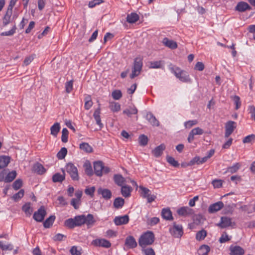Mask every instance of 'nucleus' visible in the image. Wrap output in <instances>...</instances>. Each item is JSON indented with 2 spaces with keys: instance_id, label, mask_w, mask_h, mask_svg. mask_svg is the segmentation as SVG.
<instances>
[{
  "instance_id": "f257e3e1",
  "label": "nucleus",
  "mask_w": 255,
  "mask_h": 255,
  "mask_svg": "<svg viewBox=\"0 0 255 255\" xmlns=\"http://www.w3.org/2000/svg\"><path fill=\"white\" fill-rule=\"evenodd\" d=\"M155 237L153 233L151 231H147L143 233L138 239L139 246L142 248L151 245L154 241Z\"/></svg>"
},
{
  "instance_id": "f03ea898",
  "label": "nucleus",
  "mask_w": 255,
  "mask_h": 255,
  "mask_svg": "<svg viewBox=\"0 0 255 255\" xmlns=\"http://www.w3.org/2000/svg\"><path fill=\"white\" fill-rule=\"evenodd\" d=\"M170 70L175 77L182 82L190 83L191 82V79L188 73L181 70L179 67L173 66L170 68Z\"/></svg>"
},
{
  "instance_id": "7ed1b4c3",
  "label": "nucleus",
  "mask_w": 255,
  "mask_h": 255,
  "mask_svg": "<svg viewBox=\"0 0 255 255\" xmlns=\"http://www.w3.org/2000/svg\"><path fill=\"white\" fill-rule=\"evenodd\" d=\"M94 169L95 174L98 176H101L104 173H108L110 170L108 167L104 166L103 162L101 161L94 163Z\"/></svg>"
},
{
  "instance_id": "20e7f679",
  "label": "nucleus",
  "mask_w": 255,
  "mask_h": 255,
  "mask_svg": "<svg viewBox=\"0 0 255 255\" xmlns=\"http://www.w3.org/2000/svg\"><path fill=\"white\" fill-rule=\"evenodd\" d=\"M142 67V62L140 58H136L134 59L133 66L132 68V73L130 75L131 79L139 75L140 73Z\"/></svg>"
},
{
  "instance_id": "39448f33",
  "label": "nucleus",
  "mask_w": 255,
  "mask_h": 255,
  "mask_svg": "<svg viewBox=\"0 0 255 255\" xmlns=\"http://www.w3.org/2000/svg\"><path fill=\"white\" fill-rule=\"evenodd\" d=\"M66 170L73 180H79V177L77 168L73 163H67L66 166Z\"/></svg>"
},
{
  "instance_id": "423d86ee",
  "label": "nucleus",
  "mask_w": 255,
  "mask_h": 255,
  "mask_svg": "<svg viewBox=\"0 0 255 255\" xmlns=\"http://www.w3.org/2000/svg\"><path fill=\"white\" fill-rule=\"evenodd\" d=\"M139 189L141 191L142 197L146 199L148 203L152 202L156 198V196L155 195L151 194L150 190L147 188L140 186H139Z\"/></svg>"
},
{
  "instance_id": "0eeeda50",
  "label": "nucleus",
  "mask_w": 255,
  "mask_h": 255,
  "mask_svg": "<svg viewBox=\"0 0 255 255\" xmlns=\"http://www.w3.org/2000/svg\"><path fill=\"white\" fill-rule=\"evenodd\" d=\"M91 245L96 247L109 248L111 247L110 241L105 239H96L91 242Z\"/></svg>"
},
{
  "instance_id": "6e6552de",
  "label": "nucleus",
  "mask_w": 255,
  "mask_h": 255,
  "mask_svg": "<svg viewBox=\"0 0 255 255\" xmlns=\"http://www.w3.org/2000/svg\"><path fill=\"white\" fill-rule=\"evenodd\" d=\"M169 232L175 238H180L183 234L182 226L175 223H174L173 227L170 228Z\"/></svg>"
},
{
  "instance_id": "1a4fd4ad",
  "label": "nucleus",
  "mask_w": 255,
  "mask_h": 255,
  "mask_svg": "<svg viewBox=\"0 0 255 255\" xmlns=\"http://www.w3.org/2000/svg\"><path fill=\"white\" fill-rule=\"evenodd\" d=\"M46 214V211L43 206H41L37 211L35 212L33 216V219L37 222H42Z\"/></svg>"
},
{
  "instance_id": "9d476101",
  "label": "nucleus",
  "mask_w": 255,
  "mask_h": 255,
  "mask_svg": "<svg viewBox=\"0 0 255 255\" xmlns=\"http://www.w3.org/2000/svg\"><path fill=\"white\" fill-rule=\"evenodd\" d=\"M229 251L230 255H244L245 254L244 249L238 245H231Z\"/></svg>"
},
{
  "instance_id": "9b49d317",
  "label": "nucleus",
  "mask_w": 255,
  "mask_h": 255,
  "mask_svg": "<svg viewBox=\"0 0 255 255\" xmlns=\"http://www.w3.org/2000/svg\"><path fill=\"white\" fill-rule=\"evenodd\" d=\"M236 128V123L233 121H229L226 124V131L225 136L226 137H229L234 131Z\"/></svg>"
},
{
  "instance_id": "f8f14e48",
  "label": "nucleus",
  "mask_w": 255,
  "mask_h": 255,
  "mask_svg": "<svg viewBox=\"0 0 255 255\" xmlns=\"http://www.w3.org/2000/svg\"><path fill=\"white\" fill-rule=\"evenodd\" d=\"M224 207V203L222 201H218L215 203L210 205L208 208V211L210 214L216 213Z\"/></svg>"
},
{
  "instance_id": "ddd939ff",
  "label": "nucleus",
  "mask_w": 255,
  "mask_h": 255,
  "mask_svg": "<svg viewBox=\"0 0 255 255\" xmlns=\"http://www.w3.org/2000/svg\"><path fill=\"white\" fill-rule=\"evenodd\" d=\"M204 133L203 130L198 127L194 128L192 129V130L190 132L188 137V141L189 143H191L194 139V136L197 135H201Z\"/></svg>"
},
{
  "instance_id": "4468645a",
  "label": "nucleus",
  "mask_w": 255,
  "mask_h": 255,
  "mask_svg": "<svg viewBox=\"0 0 255 255\" xmlns=\"http://www.w3.org/2000/svg\"><path fill=\"white\" fill-rule=\"evenodd\" d=\"M97 193L106 200L110 199L112 197V192L108 189L100 187L97 190Z\"/></svg>"
},
{
  "instance_id": "2eb2a0df",
  "label": "nucleus",
  "mask_w": 255,
  "mask_h": 255,
  "mask_svg": "<svg viewBox=\"0 0 255 255\" xmlns=\"http://www.w3.org/2000/svg\"><path fill=\"white\" fill-rule=\"evenodd\" d=\"M114 221L117 226L127 224L129 222V217L127 215L123 216H117L115 218Z\"/></svg>"
},
{
  "instance_id": "dca6fc26",
  "label": "nucleus",
  "mask_w": 255,
  "mask_h": 255,
  "mask_svg": "<svg viewBox=\"0 0 255 255\" xmlns=\"http://www.w3.org/2000/svg\"><path fill=\"white\" fill-rule=\"evenodd\" d=\"M231 225L232 219L227 217H222L220 219V222L217 224V226L221 228H225Z\"/></svg>"
},
{
  "instance_id": "f3484780",
  "label": "nucleus",
  "mask_w": 255,
  "mask_h": 255,
  "mask_svg": "<svg viewBox=\"0 0 255 255\" xmlns=\"http://www.w3.org/2000/svg\"><path fill=\"white\" fill-rule=\"evenodd\" d=\"M125 245L129 249H134L137 247V244L133 237L129 236L126 239Z\"/></svg>"
},
{
  "instance_id": "a211bd4d",
  "label": "nucleus",
  "mask_w": 255,
  "mask_h": 255,
  "mask_svg": "<svg viewBox=\"0 0 255 255\" xmlns=\"http://www.w3.org/2000/svg\"><path fill=\"white\" fill-rule=\"evenodd\" d=\"M251 9V7L249 4L244 1L238 2L236 6V10L239 12H244L246 10H250Z\"/></svg>"
},
{
  "instance_id": "6ab92c4d",
  "label": "nucleus",
  "mask_w": 255,
  "mask_h": 255,
  "mask_svg": "<svg viewBox=\"0 0 255 255\" xmlns=\"http://www.w3.org/2000/svg\"><path fill=\"white\" fill-rule=\"evenodd\" d=\"M100 111V108H97L94 113L93 117L96 122V124L99 126L100 129H101L103 128L104 125L101 122Z\"/></svg>"
},
{
  "instance_id": "aec40b11",
  "label": "nucleus",
  "mask_w": 255,
  "mask_h": 255,
  "mask_svg": "<svg viewBox=\"0 0 255 255\" xmlns=\"http://www.w3.org/2000/svg\"><path fill=\"white\" fill-rule=\"evenodd\" d=\"M139 15L135 12H131L127 16V21L129 23H134L138 20Z\"/></svg>"
},
{
  "instance_id": "412c9836",
  "label": "nucleus",
  "mask_w": 255,
  "mask_h": 255,
  "mask_svg": "<svg viewBox=\"0 0 255 255\" xmlns=\"http://www.w3.org/2000/svg\"><path fill=\"white\" fill-rule=\"evenodd\" d=\"M162 42L164 45L172 49H175L177 47L176 42L172 40H170L166 37L163 38Z\"/></svg>"
},
{
  "instance_id": "4be33fe9",
  "label": "nucleus",
  "mask_w": 255,
  "mask_h": 255,
  "mask_svg": "<svg viewBox=\"0 0 255 255\" xmlns=\"http://www.w3.org/2000/svg\"><path fill=\"white\" fill-rule=\"evenodd\" d=\"M146 120L153 126H158L159 122L151 113H148L146 115Z\"/></svg>"
},
{
  "instance_id": "5701e85b",
  "label": "nucleus",
  "mask_w": 255,
  "mask_h": 255,
  "mask_svg": "<svg viewBox=\"0 0 255 255\" xmlns=\"http://www.w3.org/2000/svg\"><path fill=\"white\" fill-rule=\"evenodd\" d=\"M165 148V146L164 144H161L156 147L154 149L152 150V154L156 157H159L162 154Z\"/></svg>"
},
{
  "instance_id": "b1692460",
  "label": "nucleus",
  "mask_w": 255,
  "mask_h": 255,
  "mask_svg": "<svg viewBox=\"0 0 255 255\" xmlns=\"http://www.w3.org/2000/svg\"><path fill=\"white\" fill-rule=\"evenodd\" d=\"M63 174L57 173L52 176V181L54 182H62L65 179V173L64 170H62Z\"/></svg>"
},
{
  "instance_id": "393cba45",
  "label": "nucleus",
  "mask_w": 255,
  "mask_h": 255,
  "mask_svg": "<svg viewBox=\"0 0 255 255\" xmlns=\"http://www.w3.org/2000/svg\"><path fill=\"white\" fill-rule=\"evenodd\" d=\"M192 213V209L188 207H183L177 210V213L180 216H186Z\"/></svg>"
},
{
  "instance_id": "a878e982",
  "label": "nucleus",
  "mask_w": 255,
  "mask_h": 255,
  "mask_svg": "<svg viewBox=\"0 0 255 255\" xmlns=\"http://www.w3.org/2000/svg\"><path fill=\"white\" fill-rule=\"evenodd\" d=\"M114 180L120 186H122L126 181L125 178L121 174H115L114 176Z\"/></svg>"
},
{
  "instance_id": "bb28decb",
  "label": "nucleus",
  "mask_w": 255,
  "mask_h": 255,
  "mask_svg": "<svg viewBox=\"0 0 255 255\" xmlns=\"http://www.w3.org/2000/svg\"><path fill=\"white\" fill-rule=\"evenodd\" d=\"M22 211L25 213L26 216H30L33 212V209L31 206L30 203H27L22 207Z\"/></svg>"
},
{
  "instance_id": "cd10ccee",
  "label": "nucleus",
  "mask_w": 255,
  "mask_h": 255,
  "mask_svg": "<svg viewBox=\"0 0 255 255\" xmlns=\"http://www.w3.org/2000/svg\"><path fill=\"white\" fill-rule=\"evenodd\" d=\"M33 169L35 172L40 175L43 174L46 171L43 165L39 163H35L33 165Z\"/></svg>"
},
{
  "instance_id": "c85d7f7f",
  "label": "nucleus",
  "mask_w": 255,
  "mask_h": 255,
  "mask_svg": "<svg viewBox=\"0 0 255 255\" xmlns=\"http://www.w3.org/2000/svg\"><path fill=\"white\" fill-rule=\"evenodd\" d=\"M121 187V193L122 195L125 197H129L130 195L132 188L128 185H123Z\"/></svg>"
},
{
  "instance_id": "c756f323",
  "label": "nucleus",
  "mask_w": 255,
  "mask_h": 255,
  "mask_svg": "<svg viewBox=\"0 0 255 255\" xmlns=\"http://www.w3.org/2000/svg\"><path fill=\"white\" fill-rule=\"evenodd\" d=\"M60 124L59 123H55L50 128L51 134L54 136H56L60 131Z\"/></svg>"
},
{
  "instance_id": "7c9ffc66",
  "label": "nucleus",
  "mask_w": 255,
  "mask_h": 255,
  "mask_svg": "<svg viewBox=\"0 0 255 255\" xmlns=\"http://www.w3.org/2000/svg\"><path fill=\"white\" fill-rule=\"evenodd\" d=\"M161 215L162 218L166 220L172 219V213L169 209H163L161 212Z\"/></svg>"
},
{
  "instance_id": "2f4dec72",
  "label": "nucleus",
  "mask_w": 255,
  "mask_h": 255,
  "mask_svg": "<svg viewBox=\"0 0 255 255\" xmlns=\"http://www.w3.org/2000/svg\"><path fill=\"white\" fill-rule=\"evenodd\" d=\"M10 162V158L8 156H0V169L5 167Z\"/></svg>"
},
{
  "instance_id": "473e14b6",
  "label": "nucleus",
  "mask_w": 255,
  "mask_h": 255,
  "mask_svg": "<svg viewBox=\"0 0 255 255\" xmlns=\"http://www.w3.org/2000/svg\"><path fill=\"white\" fill-rule=\"evenodd\" d=\"M210 248L208 245H202L198 250L199 255H208Z\"/></svg>"
},
{
  "instance_id": "72a5a7b5",
  "label": "nucleus",
  "mask_w": 255,
  "mask_h": 255,
  "mask_svg": "<svg viewBox=\"0 0 255 255\" xmlns=\"http://www.w3.org/2000/svg\"><path fill=\"white\" fill-rule=\"evenodd\" d=\"M12 13V12L6 10V13L2 18V24L4 26H6L10 23Z\"/></svg>"
},
{
  "instance_id": "f704fd0d",
  "label": "nucleus",
  "mask_w": 255,
  "mask_h": 255,
  "mask_svg": "<svg viewBox=\"0 0 255 255\" xmlns=\"http://www.w3.org/2000/svg\"><path fill=\"white\" fill-rule=\"evenodd\" d=\"M76 227L80 226L85 224L84 215H79L74 218Z\"/></svg>"
},
{
  "instance_id": "c9c22d12",
  "label": "nucleus",
  "mask_w": 255,
  "mask_h": 255,
  "mask_svg": "<svg viewBox=\"0 0 255 255\" xmlns=\"http://www.w3.org/2000/svg\"><path fill=\"white\" fill-rule=\"evenodd\" d=\"M125 201L122 198L118 197L114 202V206L117 209L121 208L124 205Z\"/></svg>"
},
{
  "instance_id": "e433bc0d",
  "label": "nucleus",
  "mask_w": 255,
  "mask_h": 255,
  "mask_svg": "<svg viewBox=\"0 0 255 255\" xmlns=\"http://www.w3.org/2000/svg\"><path fill=\"white\" fill-rule=\"evenodd\" d=\"M55 219V216H50L43 223V226L45 228H49L51 226Z\"/></svg>"
},
{
  "instance_id": "4c0bfd02",
  "label": "nucleus",
  "mask_w": 255,
  "mask_h": 255,
  "mask_svg": "<svg viewBox=\"0 0 255 255\" xmlns=\"http://www.w3.org/2000/svg\"><path fill=\"white\" fill-rule=\"evenodd\" d=\"M16 176V172L15 171H12L9 172L4 178L5 182H10L14 179Z\"/></svg>"
},
{
  "instance_id": "58836bf2",
  "label": "nucleus",
  "mask_w": 255,
  "mask_h": 255,
  "mask_svg": "<svg viewBox=\"0 0 255 255\" xmlns=\"http://www.w3.org/2000/svg\"><path fill=\"white\" fill-rule=\"evenodd\" d=\"M84 220L85 224L88 226L92 225L95 222L93 215L90 214H88L86 216L84 215Z\"/></svg>"
},
{
  "instance_id": "ea45409f",
  "label": "nucleus",
  "mask_w": 255,
  "mask_h": 255,
  "mask_svg": "<svg viewBox=\"0 0 255 255\" xmlns=\"http://www.w3.org/2000/svg\"><path fill=\"white\" fill-rule=\"evenodd\" d=\"M84 100L85 101L84 108L86 110H89L93 105V102L91 100V97L89 95L86 96Z\"/></svg>"
},
{
  "instance_id": "a19ab883",
  "label": "nucleus",
  "mask_w": 255,
  "mask_h": 255,
  "mask_svg": "<svg viewBox=\"0 0 255 255\" xmlns=\"http://www.w3.org/2000/svg\"><path fill=\"white\" fill-rule=\"evenodd\" d=\"M207 232L203 229L198 232L196 235V239L197 241H200L204 240L207 236Z\"/></svg>"
},
{
  "instance_id": "79ce46f5",
  "label": "nucleus",
  "mask_w": 255,
  "mask_h": 255,
  "mask_svg": "<svg viewBox=\"0 0 255 255\" xmlns=\"http://www.w3.org/2000/svg\"><path fill=\"white\" fill-rule=\"evenodd\" d=\"M80 148L86 152H91L93 151L92 147L88 143L83 142L80 144Z\"/></svg>"
},
{
  "instance_id": "37998d69",
  "label": "nucleus",
  "mask_w": 255,
  "mask_h": 255,
  "mask_svg": "<svg viewBox=\"0 0 255 255\" xmlns=\"http://www.w3.org/2000/svg\"><path fill=\"white\" fill-rule=\"evenodd\" d=\"M64 226L69 229H73L76 227L74 218H69L64 222Z\"/></svg>"
},
{
  "instance_id": "c03bdc74",
  "label": "nucleus",
  "mask_w": 255,
  "mask_h": 255,
  "mask_svg": "<svg viewBox=\"0 0 255 255\" xmlns=\"http://www.w3.org/2000/svg\"><path fill=\"white\" fill-rule=\"evenodd\" d=\"M85 173L89 176H91L93 174L92 168L91 164L89 162H86L84 164Z\"/></svg>"
},
{
  "instance_id": "a18cd8bd",
  "label": "nucleus",
  "mask_w": 255,
  "mask_h": 255,
  "mask_svg": "<svg viewBox=\"0 0 255 255\" xmlns=\"http://www.w3.org/2000/svg\"><path fill=\"white\" fill-rule=\"evenodd\" d=\"M240 167L241 164L239 163H236L233 166L228 167L227 171L231 173H234L236 172L239 169Z\"/></svg>"
},
{
  "instance_id": "49530a36",
  "label": "nucleus",
  "mask_w": 255,
  "mask_h": 255,
  "mask_svg": "<svg viewBox=\"0 0 255 255\" xmlns=\"http://www.w3.org/2000/svg\"><path fill=\"white\" fill-rule=\"evenodd\" d=\"M137 110L135 107H131L129 109H127L123 111L124 114L127 115L128 116H130L131 115L136 114Z\"/></svg>"
},
{
  "instance_id": "de8ad7c7",
  "label": "nucleus",
  "mask_w": 255,
  "mask_h": 255,
  "mask_svg": "<svg viewBox=\"0 0 255 255\" xmlns=\"http://www.w3.org/2000/svg\"><path fill=\"white\" fill-rule=\"evenodd\" d=\"M67 153V148L62 147L57 154V157L59 159H63L65 158Z\"/></svg>"
},
{
  "instance_id": "09e8293b",
  "label": "nucleus",
  "mask_w": 255,
  "mask_h": 255,
  "mask_svg": "<svg viewBox=\"0 0 255 255\" xmlns=\"http://www.w3.org/2000/svg\"><path fill=\"white\" fill-rule=\"evenodd\" d=\"M69 131L66 128H63L62 131L61 140L66 143L68 141Z\"/></svg>"
},
{
  "instance_id": "8fccbe9b",
  "label": "nucleus",
  "mask_w": 255,
  "mask_h": 255,
  "mask_svg": "<svg viewBox=\"0 0 255 255\" xmlns=\"http://www.w3.org/2000/svg\"><path fill=\"white\" fill-rule=\"evenodd\" d=\"M138 139L140 145L145 146L147 144L148 138L146 135L144 134L140 135L139 136Z\"/></svg>"
},
{
  "instance_id": "3c124183",
  "label": "nucleus",
  "mask_w": 255,
  "mask_h": 255,
  "mask_svg": "<svg viewBox=\"0 0 255 255\" xmlns=\"http://www.w3.org/2000/svg\"><path fill=\"white\" fill-rule=\"evenodd\" d=\"M167 162L171 165L174 167H177L179 165L178 162L175 160V159L170 156H167L166 157Z\"/></svg>"
},
{
  "instance_id": "603ef678",
  "label": "nucleus",
  "mask_w": 255,
  "mask_h": 255,
  "mask_svg": "<svg viewBox=\"0 0 255 255\" xmlns=\"http://www.w3.org/2000/svg\"><path fill=\"white\" fill-rule=\"evenodd\" d=\"M110 108L113 112H117L120 110L121 106L118 103H113L111 104Z\"/></svg>"
},
{
  "instance_id": "864d4df0",
  "label": "nucleus",
  "mask_w": 255,
  "mask_h": 255,
  "mask_svg": "<svg viewBox=\"0 0 255 255\" xmlns=\"http://www.w3.org/2000/svg\"><path fill=\"white\" fill-rule=\"evenodd\" d=\"M0 248L3 251H11L13 249V246L10 244L4 245L3 242L0 241Z\"/></svg>"
},
{
  "instance_id": "5fc2aeb1",
  "label": "nucleus",
  "mask_w": 255,
  "mask_h": 255,
  "mask_svg": "<svg viewBox=\"0 0 255 255\" xmlns=\"http://www.w3.org/2000/svg\"><path fill=\"white\" fill-rule=\"evenodd\" d=\"M16 29V27L14 25L12 28L9 31L3 32L1 33V36H11L15 33Z\"/></svg>"
},
{
  "instance_id": "6e6d98bb",
  "label": "nucleus",
  "mask_w": 255,
  "mask_h": 255,
  "mask_svg": "<svg viewBox=\"0 0 255 255\" xmlns=\"http://www.w3.org/2000/svg\"><path fill=\"white\" fill-rule=\"evenodd\" d=\"M95 189L96 188L94 186L88 187L85 190V193L86 194L90 196L91 197H93Z\"/></svg>"
},
{
  "instance_id": "4d7b16f0",
  "label": "nucleus",
  "mask_w": 255,
  "mask_h": 255,
  "mask_svg": "<svg viewBox=\"0 0 255 255\" xmlns=\"http://www.w3.org/2000/svg\"><path fill=\"white\" fill-rule=\"evenodd\" d=\"M70 253L72 255H81V250L78 249L76 246H73L70 250Z\"/></svg>"
},
{
  "instance_id": "13d9d810",
  "label": "nucleus",
  "mask_w": 255,
  "mask_h": 255,
  "mask_svg": "<svg viewBox=\"0 0 255 255\" xmlns=\"http://www.w3.org/2000/svg\"><path fill=\"white\" fill-rule=\"evenodd\" d=\"M112 95L114 99L118 100L122 97V94L120 90H115L112 92Z\"/></svg>"
},
{
  "instance_id": "bf43d9fd",
  "label": "nucleus",
  "mask_w": 255,
  "mask_h": 255,
  "mask_svg": "<svg viewBox=\"0 0 255 255\" xmlns=\"http://www.w3.org/2000/svg\"><path fill=\"white\" fill-rule=\"evenodd\" d=\"M231 238H229L227 234L225 232L224 233L219 239V242L220 243H224L229 241L231 240Z\"/></svg>"
},
{
  "instance_id": "052dcab7",
  "label": "nucleus",
  "mask_w": 255,
  "mask_h": 255,
  "mask_svg": "<svg viewBox=\"0 0 255 255\" xmlns=\"http://www.w3.org/2000/svg\"><path fill=\"white\" fill-rule=\"evenodd\" d=\"M142 252L145 254V255H155V252L153 249L149 248H142Z\"/></svg>"
},
{
  "instance_id": "680f3d73",
  "label": "nucleus",
  "mask_w": 255,
  "mask_h": 255,
  "mask_svg": "<svg viewBox=\"0 0 255 255\" xmlns=\"http://www.w3.org/2000/svg\"><path fill=\"white\" fill-rule=\"evenodd\" d=\"M22 183V182L21 180L17 179L13 182V183L12 184V187L14 189H15V190H17L19 189L21 187Z\"/></svg>"
},
{
  "instance_id": "e2e57ef3",
  "label": "nucleus",
  "mask_w": 255,
  "mask_h": 255,
  "mask_svg": "<svg viewBox=\"0 0 255 255\" xmlns=\"http://www.w3.org/2000/svg\"><path fill=\"white\" fill-rule=\"evenodd\" d=\"M80 200L78 199L73 198L71 201V205L73 206L75 209L79 208Z\"/></svg>"
},
{
  "instance_id": "0e129e2a",
  "label": "nucleus",
  "mask_w": 255,
  "mask_h": 255,
  "mask_svg": "<svg viewBox=\"0 0 255 255\" xmlns=\"http://www.w3.org/2000/svg\"><path fill=\"white\" fill-rule=\"evenodd\" d=\"M149 67L150 68H153V69L160 68L161 67V61H156L151 62L150 63Z\"/></svg>"
},
{
  "instance_id": "69168bd1",
  "label": "nucleus",
  "mask_w": 255,
  "mask_h": 255,
  "mask_svg": "<svg viewBox=\"0 0 255 255\" xmlns=\"http://www.w3.org/2000/svg\"><path fill=\"white\" fill-rule=\"evenodd\" d=\"M24 193V190L21 189L18 193L15 194L13 196V198L15 200H19V199H21L23 196Z\"/></svg>"
},
{
  "instance_id": "338daca9",
  "label": "nucleus",
  "mask_w": 255,
  "mask_h": 255,
  "mask_svg": "<svg viewBox=\"0 0 255 255\" xmlns=\"http://www.w3.org/2000/svg\"><path fill=\"white\" fill-rule=\"evenodd\" d=\"M248 110L249 113L251 114V119L255 121V107L254 106H250Z\"/></svg>"
},
{
  "instance_id": "774afa93",
  "label": "nucleus",
  "mask_w": 255,
  "mask_h": 255,
  "mask_svg": "<svg viewBox=\"0 0 255 255\" xmlns=\"http://www.w3.org/2000/svg\"><path fill=\"white\" fill-rule=\"evenodd\" d=\"M255 139V135L252 134L246 136L243 141L244 143H249Z\"/></svg>"
}]
</instances>
